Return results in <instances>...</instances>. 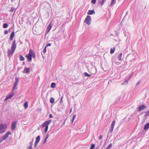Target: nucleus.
<instances>
[{"label":"nucleus","instance_id":"obj_1","mask_svg":"<svg viewBox=\"0 0 149 149\" xmlns=\"http://www.w3.org/2000/svg\"><path fill=\"white\" fill-rule=\"evenodd\" d=\"M16 47V41L15 40L12 45L11 49H8V50L7 54L8 56L11 57L13 55V53Z\"/></svg>","mask_w":149,"mask_h":149},{"label":"nucleus","instance_id":"obj_2","mask_svg":"<svg viewBox=\"0 0 149 149\" xmlns=\"http://www.w3.org/2000/svg\"><path fill=\"white\" fill-rule=\"evenodd\" d=\"M26 57L29 61L31 62L32 61V57L33 58L35 57V54L34 52L32 49H30L29 54L26 55Z\"/></svg>","mask_w":149,"mask_h":149},{"label":"nucleus","instance_id":"obj_3","mask_svg":"<svg viewBox=\"0 0 149 149\" xmlns=\"http://www.w3.org/2000/svg\"><path fill=\"white\" fill-rule=\"evenodd\" d=\"M7 127L6 124H1L0 125V133H4Z\"/></svg>","mask_w":149,"mask_h":149},{"label":"nucleus","instance_id":"obj_4","mask_svg":"<svg viewBox=\"0 0 149 149\" xmlns=\"http://www.w3.org/2000/svg\"><path fill=\"white\" fill-rule=\"evenodd\" d=\"M91 16L89 15H87L84 21V22L89 25L91 24Z\"/></svg>","mask_w":149,"mask_h":149},{"label":"nucleus","instance_id":"obj_5","mask_svg":"<svg viewBox=\"0 0 149 149\" xmlns=\"http://www.w3.org/2000/svg\"><path fill=\"white\" fill-rule=\"evenodd\" d=\"M11 133L9 131H8L5 134L2 136L1 137L2 141H4L5 140L8 136V135L10 134H11Z\"/></svg>","mask_w":149,"mask_h":149},{"label":"nucleus","instance_id":"obj_6","mask_svg":"<svg viewBox=\"0 0 149 149\" xmlns=\"http://www.w3.org/2000/svg\"><path fill=\"white\" fill-rule=\"evenodd\" d=\"M52 121V120H49L46 121L44 123L42 124V126L43 127H47L51 123Z\"/></svg>","mask_w":149,"mask_h":149},{"label":"nucleus","instance_id":"obj_7","mask_svg":"<svg viewBox=\"0 0 149 149\" xmlns=\"http://www.w3.org/2000/svg\"><path fill=\"white\" fill-rule=\"evenodd\" d=\"M52 26V23L50 22L48 25L46 32V34L48 33L50 31Z\"/></svg>","mask_w":149,"mask_h":149},{"label":"nucleus","instance_id":"obj_8","mask_svg":"<svg viewBox=\"0 0 149 149\" xmlns=\"http://www.w3.org/2000/svg\"><path fill=\"white\" fill-rule=\"evenodd\" d=\"M14 95V94L13 93H11L10 94H8V95H7L6 98L4 100V101L5 102L8 99L11 98Z\"/></svg>","mask_w":149,"mask_h":149},{"label":"nucleus","instance_id":"obj_9","mask_svg":"<svg viewBox=\"0 0 149 149\" xmlns=\"http://www.w3.org/2000/svg\"><path fill=\"white\" fill-rule=\"evenodd\" d=\"M16 121H15L13 122L11 124V129L12 130H14L16 128V126L17 123Z\"/></svg>","mask_w":149,"mask_h":149},{"label":"nucleus","instance_id":"obj_10","mask_svg":"<svg viewBox=\"0 0 149 149\" xmlns=\"http://www.w3.org/2000/svg\"><path fill=\"white\" fill-rule=\"evenodd\" d=\"M116 121L115 120H113L112 121L111 125V132H112V131L113 130L114 126L115 123Z\"/></svg>","mask_w":149,"mask_h":149},{"label":"nucleus","instance_id":"obj_11","mask_svg":"<svg viewBox=\"0 0 149 149\" xmlns=\"http://www.w3.org/2000/svg\"><path fill=\"white\" fill-rule=\"evenodd\" d=\"M147 108V107L145 105H142L139 107V111H140L142 110L146 109Z\"/></svg>","mask_w":149,"mask_h":149},{"label":"nucleus","instance_id":"obj_12","mask_svg":"<svg viewBox=\"0 0 149 149\" xmlns=\"http://www.w3.org/2000/svg\"><path fill=\"white\" fill-rule=\"evenodd\" d=\"M30 68H25L24 70L23 71V72L24 73H29L30 72Z\"/></svg>","mask_w":149,"mask_h":149},{"label":"nucleus","instance_id":"obj_13","mask_svg":"<svg viewBox=\"0 0 149 149\" xmlns=\"http://www.w3.org/2000/svg\"><path fill=\"white\" fill-rule=\"evenodd\" d=\"M95 12L94 10H89L87 12V14L88 15H91L95 13Z\"/></svg>","mask_w":149,"mask_h":149},{"label":"nucleus","instance_id":"obj_14","mask_svg":"<svg viewBox=\"0 0 149 149\" xmlns=\"http://www.w3.org/2000/svg\"><path fill=\"white\" fill-rule=\"evenodd\" d=\"M126 79V80H125L123 83L122 84V85H126L128 84V81L129 80H128V77H127Z\"/></svg>","mask_w":149,"mask_h":149},{"label":"nucleus","instance_id":"obj_15","mask_svg":"<svg viewBox=\"0 0 149 149\" xmlns=\"http://www.w3.org/2000/svg\"><path fill=\"white\" fill-rule=\"evenodd\" d=\"M15 35V33L14 31H13L10 35V40H12L14 38V36Z\"/></svg>","mask_w":149,"mask_h":149},{"label":"nucleus","instance_id":"obj_16","mask_svg":"<svg viewBox=\"0 0 149 149\" xmlns=\"http://www.w3.org/2000/svg\"><path fill=\"white\" fill-rule=\"evenodd\" d=\"M149 128V123L146 124L144 126L143 129L144 130H146Z\"/></svg>","mask_w":149,"mask_h":149},{"label":"nucleus","instance_id":"obj_17","mask_svg":"<svg viewBox=\"0 0 149 149\" xmlns=\"http://www.w3.org/2000/svg\"><path fill=\"white\" fill-rule=\"evenodd\" d=\"M40 136H38L36 138L35 142L38 143L40 141Z\"/></svg>","mask_w":149,"mask_h":149},{"label":"nucleus","instance_id":"obj_18","mask_svg":"<svg viewBox=\"0 0 149 149\" xmlns=\"http://www.w3.org/2000/svg\"><path fill=\"white\" fill-rule=\"evenodd\" d=\"M122 53H120L119 54V55L118 56V59L119 61H121L122 60L121 59V57L122 56Z\"/></svg>","mask_w":149,"mask_h":149},{"label":"nucleus","instance_id":"obj_19","mask_svg":"<svg viewBox=\"0 0 149 149\" xmlns=\"http://www.w3.org/2000/svg\"><path fill=\"white\" fill-rule=\"evenodd\" d=\"M115 50V47H113V48H111L110 53L111 54H113L114 53Z\"/></svg>","mask_w":149,"mask_h":149},{"label":"nucleus","instance_id":"obj_20","mask_svg":"<svg viewBox=\"0 0 149 149\" xmlns=\"http://www.w3.org/2000/svg\"><path fill=\"white\" fill-rule=\"evenodd\" d=\"M49 134H47L44 140V143H45L46 142L47 140V139H48V138H49Z\"/></svg>","mask_w":149,"mask_h":149},{"label":"nucleus","instance_id":"obj_21","mask_svg":"<svg viewBox=\"0 0 149 149\" xmlns=\"http://www.w3.org/2000/svg\"><path fill=\"white\" fill-rule=\"evenodd\" d=\"M28 103L27 102H26L24 104V108L26 109L28 107Z\"/></svg>","mask_w":149,"mask_h":149},{"label":"nucleus","instance_id":"obj_22","mask_svg":"<svg viewBox=\"0 0 149 149\" xmlns=\"http://www.w3.org/2000/svg\"><path fill=\"white\" fill-rule=\"evenodd\" d=\"M56 86V84L54 82L52 83L51 85V87L52 88H54Z\"/></svg>","mask_w":149,"mask_h":149},{"label":"nucleus","instance_id":"obj_23","mask_svg":"<svg viewBox=\"0 0 149 149\" xmlns=\"http://www.w3.org/2000/svg\"><path fill=\"white\" fill-rule=\"evenodd\" d=\"M116 3V0H112L111 3L110 5L112 6Z\"/></svg>","mask_w":149,"mask_h":149},{"label":"nucleus","instance_id":"obj_24","mask_svg":"<svg viewBox=\"0 0 149 149\" xmlns=\"http://www.w3.org/2000/svg\"><path fill=\"white\" fill-rule=\"evenodd\" d=\"M19 81V78L18 77H15V82L16 83H17L18 84Z\"/></svg>","mask_w":149,"mask_h":149},{"label":"nucleus","instance_id":"obj_25","mask_svg":"<svg viewBox=\"0 0 149 149\" xmlns=\"http://www.w3.org/2000/svg\"><path fill=\"white\" fill-rule=\"evenodd\" d=\"M84 75L86 77H90L91 76V75L88 74L86 72H85L84 73Z\"/></svg>","mask_w":149,"mask_h":149},{"label":"nucleus","instance_id":"obj_26","mask_svg":"<svg viewBox=\"0 0 149 149\" xmlns=\"http://www.w3.org/2000/svg\"><path fill=\"white\" fill-rule=\"evenodd\" d=\"M112 146V144L111 143H110L106 149H110Z\"/></svg>","mask_w":149,"mask_h":149},{"label":"nucleus","instance_id":"obj_27","mask_svg":"<svg viewBox=\"0 0 149 149\" xmlns=\"http://www.w3.org/2000/svg\"><path fill=\"white\" fill-rule=\"evenodd\" d=\"M107 0H102V1L100 2V3L101 6H102L104 3L107 1Z\"/></svg>","mask_w":149,"mask_h":149},{"label":"nucleus","instance_id":"obj_28","mask_svg":"<svg viewBox=\"0 0 149 149\" xmlns=\"http://www.w3.org/2000/svg\"><path fill=\"white\" fill-rule=\"evenodd\" d=\"M20 60L21 61H23L24 60V58L22 55H20Z\"/></svg>","mask_w":149,"mask_h":149},{"label":"nucleus","instance_id":"obj_29","mask_svg":"<svg viewBox=\"0 0 149 149\" xmlns=\"http://www.w3.org/2000/svg\"><path fill=\"white\" fill-rule=\"evenodd\" d=\"M8 26V24L7 23H4L3 25V27L4 28H6Z\"/></svg>","mask_w":149,"mask_h":149},{"label":"nucleus","instance_id":"obj_30","mask_svg":"<svg viewBox=\"0 0 149 149\" xmlns=\"http://www.w3.org/2000/svg\"><path fill=\"white\" fill-rule=\"evenodd\" d=\"M95 145L94 144H92L91 145V147H90V149H93L95 147Z\"/></svg>","mask_w":149,"mask_h":149},{"label":"nucleus","instance_id":"obj_31","mask_svg":"<svg viewBox=\"0 0 149 149\" xmlns=\"http://www.w3.org/2000/svg\"><path fill=\"white\" fill-rule=\"evenodd\" d=\"M17 86H16L15 85H14L13 88V91L15 90H16L17 89Z\"/></svg>","mask_w":149,"mask_h":149},{"label":"nucleus","instance_id":"obj_32","mask_svg":"<svg viewBox=\"0 0 149 149\" xmlns=\"http://www.w3.org/2000/svg\"><path fill=\"white\" fill-rule=\"evenodd\" d=\"M76 116V115H73V117H72V123H73V121L75 118Z\"/></svg>","mask_w":149,"mask_h":149},{"label":"nucleus","instance_id":"obj_33","mask_svg":"<svg viewBox=\"0 0 149 149\" xmlns=\"http://www.w3.org/2000/svg\"><path fill=\"white\" fill-rule=\"evenodd\" d=\"M54 99L53 98H51L50 100V102L52 103L54 102Z\"/></svg>","mask_w":149,"mask_h":149},{"label":"nucleus","instance_id":"obj_34","mask_svg":"<svg viewBox=\"0 0 149 149\" xmlns=\"http://www.w3.org/2000/svg\"><path fill=\"white\" fill-rule=\"evenodd\" d=\"M149 115V111L146 112L145 113V116H147Z\"/></svg>","mask_w":149,"mask_h":149},{"label":"nucleus","instance_id":"obj_35","mask_svg":"<svg viewBox=\"0 0 149 149\" xmlns=\"http://www.w3.org/2000/svg\"><path fill=\"white\" fill-rule=\"evenodd\" d=\"M45 133H46L47 132L48 129V126H47V127H45Z\"/></svg>","mask_w":149,"mask_h":149},{"label":"nucleus","instance_id":"obj_36","mask_svg":"<svg viewBox=\"0 0 149 149\" xmlns=\"http://www.w3.org/2000/svg\"><path fill=\"white\" fill-rule=\"evenodd\" d=\"M96 0H92L91 2L92 3L95 4L96 2Z\"/></svg>","mask_w":149,"mask_h":149},{"label":"nucleus","instance_id":"obj_37","mask_svg":"<svg viewBox=\"0 0 149 149\" xmlns=\"http://www.w3.org/2000/svg\"><path fill=\"white\" fill-rule=\"evenodd\" d=\"M33 140L32 141H31L30 143H29V145L30 146H31L32 147V144H33Z\"/></svg>","mask_w":149,"mask_h":149},{"label":"nucleus","instance_id":"obj_38","mask_svg":"<svg viewBox=\"0 0 149 149\" xmlns=\"http://www.w3.org/2000/svg\"><path fill=\"white\" fill-rule=\"evenodd\" d=\"M14 8L13 7H12L11 8V9L9 10V11L11 12H12L13 11V10H14Z\"/></svg>","mask_w":149,"mask_h":149},{"label":"nucleus","instance_id":"obj_39","mask_svg":"<svg viewBox=\"0 0 149 149\" xmlns=\"http://www.w3.org/2000/svg\"><path fill=\"white\" fill-rule=\"evenodd\" d=\"M32 148V147L31 146H30L29 145V146H28L27 147V149H31Z\"/></svg>","mask_w":149,"mask_h":149},{"label":"nucleus","instance_id":"obj_40","mask_svg":"<svg viewBox=\"0 0 149 149\" xmlns=\"http://www.w3.org/2000/svg\"><path fill=\"white\" fill-rule=\"evenodd\" d=\"M38 143L35 142L34 144V147H36Z\"/></svg>","mask_w":149,"mask_h":149},{"label":"nucleus","instance_id":"obj_41","mask_svg":"<svg viewBox=\"0 0 149 149\" xmlns=\"http://www.w3.org/2000/svg\"><path fill=\"white\" fill-rule=\"evenodd\" d=\"M133 74V72H132V73H131V75H130V76L129 77H128V80H130V79L131 77L132 76V74Z\"/></svg>","mask_w":149,"mask_h":149},{"label":"nucleus","instance_id":"obj_42","mask_svg":"<svg viewBox=\"0 0 149 149\" xmlns=\"http://www.w3.org/2000/svg\"><path fill=\"white\" fill-rule=\"evenodd\" d=\"M8 30H5V31H4V34H8Z\"/></svg>","mask_w":149,"mask_h":149},{"label":"nucleus","instance_id":"obj_43","mask_svg":"<svg viewBox=\"0 0 149 149\" xmlns=\"http://www.w3.org/2000/svg\"><path fill=\"white\" fill-rule=\"evenodd\" d=\"M46 47H45V48H44L43 51L44 53H45L46 52Z\"/></svg>","mask_w":149,"mask_h":149},{"label":"nucleus","instance_id":"obj_44","mask_svg":"<svg viewBox=\"0 0 149 149\" xmlns=\"http://www.w3.org/2000/svg\"><path fill=\"white\" fill-rule=\"evenodd\" d=\"M51 45L50 43H49L47 44L46 46V47L47 46H50Z\"/></svg>","mask_w":149,"mask_h":149},{"label":"nucleus","instance_id":"obj_45","mask_svg":"<svg viewBox=\"0 0 149 149\" xmlns=\"http://www.w3.org/2000/svg\"><path fill=\"white\" fill-rule=\"evenodd\" d=\"M102 135L100 136H99V140L101 139L102 138Z\"/></svg>","mask_w":149,"mask_h":149},{"label":"nucleus","instance_id":"obj_46","mask_svg":"<svg viewBox=\"0 0 149 149\" xmlns=\"http://www.w3.org/2000/svg\"><path fill=\"white\" fill-rule=\"evenodd\" d=\"M53 117V116L51 114H50L49 115V118H52Z\"/></svg>","mask_w":149,"mask_h":149},{"label":"nucleus","instance_id":"obj_47","mask_svg":"<svg viewBox=\"0 0 149 149\" xmlns=\"http://www.w3.org/2000/svg\"><path fill=\"white\" fill-rule=\"evenodd\" d=\"M18 84H17V83H16L15 82V83H14V85H16V86H17Z\"/></svg>","mask_w":149,"mask_h":149},{"label":"nucleus","instance_id":"obj_48","mask_svg":"<svg viewBox=\"0 0 149 149\" xmlns=\"http://www.w3.org/2000/svg\"><path fill=\"white\" fill-rule=\"evenodd\" d=\"M140 83V81H138V83L136 84V86H137L138 84H139Z\"/></svg>","mask_w":149,"mask_h":149},{"label":"nucleus","instance_id":"obj_49","mask_svg":"<svg viewBox=\"0 0 149 149\" xmlns=\"http://www.w3.org/2000/svg\"><path fill=\"white\" fill-rule=\"evenodd\" d=\"M2 141L1 139V140H0V143H1L2 141Z\"/></svg>","mask_w":149,"mask_h":149},{"label":"nucleus","instance_id":"obj_50","mask_svg":"<svg viewBox=\"0 0 149 149\" xmlns=\"http://www.w3.org/2000/svg\"><path fill=\"white\" fill-rule=\"evenodd\" d=\"M72 111V109H71L70 110V112H71V111Z\"/></svg>","mask_w":149,"mask_h":149}]
</instances>
